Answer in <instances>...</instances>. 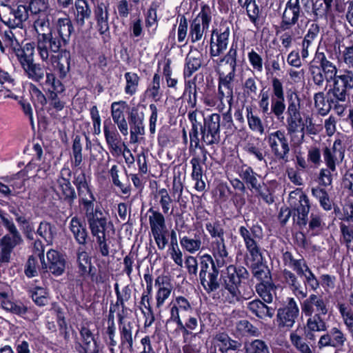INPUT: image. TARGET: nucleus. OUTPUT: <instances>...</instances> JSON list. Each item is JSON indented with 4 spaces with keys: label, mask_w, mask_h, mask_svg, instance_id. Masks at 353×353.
Segmentation results:
<instances>
[{
    "label": "nucleus",
    "mask_w": 353,
    "mask_h": 353,
    "mask_svg": "<svg viewBox=\"0 0 353 353\" xmlns=\"http://www.w3.org/2000/svg\"><path fill=\"white\" fill-rule=\"evenodd\" d=\"M301 99L294 91L287 92L285 128L291 141L300 144L305 137V120L302 117Z\"/></svg>",
    "instance_id": "obj_1"
},
{
    "label": "nucleus",
    "mask_w": 353,
    "mask_h": 353,
    "mask_svg": "<svg viewBox=\"0 0 353 353\" xmlns=\"http://www.w3.org/2000/svg\"><path fill=\"white\" fill-rule=\"evenodd\" d=\"M236 65V50L231 48L228 54L221 59L218 65L219 97L221 101L225 100L232 103L233 100L232 81Z\"/></svg>",
    "instance_id": "obj_2"
},
{
    "label": "nucleus",
    "mask_w": 353,
    "mask_h": 353,
    "mask_svg": "<svg viewBox=\"0 0 353 353\" xmlns=\"http://www.w3.org/2000/svg\"><path fill=\"white\" fill-rule=\"evenodd\" d=\"M309 72L314 83L319 87L324 84L325 79L327 82H334L338 76L336 66L327 59L323 52L316 53L314 59L309 65Z\"/></svg>",
    "instance_id": "obj_3"
},
{
    "label": "nucleus",
    "mask_w": 353,
    "mask_h": 353,
    "mask_svg": "<svg viewBox=\"0 0 353 353\" xmlns=\"http://www.w3.org/2000/svg\"><path fill=\"white\" fill-rule=\"evenodd\" d=\"M211 255L205 254L201 258L199 277L201 283L208 292L219 288V272Z\"/></svg>",
    "instance_id": "obj_4"
},
{
    "label": "nucleus",
    "mask_w": 353,
    "mask_h": 353,
    "mask_svg": "<svg viewBox=\"0 0 353 353\" xmlns=\"http://www.w3.org/2000/svg\"><path fill=\"white\" fill-rule=\"evenodd\" d=\"M267 141L272 154L277 159L288 161L290 146L283 131L278 130L269 133Z\"/></svg>",
    "instance_id": "obj_5"
},
{
    "label": "nucleus",
    "mask_w": 353,
    "mask_h": 353,
    "mask_svg": "<svg viewBox=\"0 0 353 353\" xmlns=\"http://www.w3.org/2000/svg\"><path fill=\"white\" fill-rule=\"evenodd\" d=\"M1 21L10 28L19 27L28 18V10L25 6L19 5L16 8L5 6L0 14Z\"/></svg>",
    "instance_id": "obj_6"
},
{
    "label": "nucleus",
    "mask_w": 353,
    "mask_h": 353,
    "mask_svg": "<svg viewBox=\"0 0 353 353\" xmlns=\"http://www.w3.org/2000/svg\"><path fill=\"white\" fill-rule=\"evenodd\" d=\"M353 88V72L345 70L343 74H339L333 82L327 94H334L336 98L346 101L348 97L347 91Z\"/></svg>",
    "instance_id": "obj_7"
},
{
    "label": "nucleus",
    "mask_w": 353,
    "mask_h": 353,
    "mask_svg": "<svg viewBox=\"0 0 353 353\" xmlns=\"http://www.w3.org/2000/svg\"><path fill=\"white\" fill-rule=\"evenodd\" d=\"M220 115L212 114L199 130L201 141L207 145H212L219 141Z\"/></svg>",
    "instance_id": "obj_8"
},
{
    "label": "nucleus",
    "mask_w": 353,
    "mask_h": 353,
    "mask_svg": "<svg viewBox=\"0 0 353 353\" xmlns=\"http://www.w3.org/2000/svg\"><path fill=\"white\" fill-rule=\"evenodd\" d=\"M60 40L55 37L37 39V51L42 61L50 60L51 54H57L61 50Z\"/></svg>",
    "instance_id": "obj_9"
},
{
    "label": "nucleus",
    "mask_w": 353,
    "mask_h": 353,
    "mask_svg": "<svg viewBox=\"0 0 353 353\" xmlns=\"http://www.w3.org/2000/svg\"><path fill=\"white\" fill-rule=\"evenodd\" d=\"M299 314V309L293 298H289L285 307L278 310L276 317L279 327H292Z\"/></svg>",
    "instance_id": "obj_10"
},
{
    "label": "nucleus",
    "mask_w": 353,
    "mask_h": 353,
    "mask_svg": "<svg viewBox=\"0 0 353 353\" xmlns=\"http://www.w3.org/2000/svg\"><path fill=\"white\" fill-rule=\"evenodd\" d=\"M323 158L326 167L332 170H336V165L341 163L344 158V150L341 141L336 139L332 146L323 148Z\"/></svg>",
    "instance_id": "obj_11"
},
{
    "label": "nucleus",
    "mask_w": 353,
    "mask_h": 353,
    "mask_svg": "<svg viewBox=\"0 0 353 353\" xmlns=\"http://www.w3.org/2000/svg\"><path fill=\"white\" fill-rule=\"evenodd\" d=\"M272 85L274 98L272 100L271 111L277 118H279L285 109L283 87L281 81L276 77L272 79Z\"/></svg>",
    "instance_id": "obj_12"
},
{
    "label": "nucleus",
    "mask_w": 353,
    "mask_h": 353,
    "mask_svg": "<svg viewBox=\"0 0 353 353\" xmlns=\"http://www.w3.org/2000/svg\"><path fill=\"white\" fill-rule=\"evenodd\" d=\"M300 14L301 8L299 0H289L283 13L281 28L285 30L294 26L298 21Z\"/></svg>",
    "instance_id": "obj_13"
},
{
    "label": "nucleus",
    "mask_w": 353,
    "mask_h": 353,
    "mask_svg": "<svg viewBox=\"0 0 353 353\" xmlns=\"http://www.w3.org/2000/svg\"><path fill=\"white\" fill-rule=\"evenodd\" d=\"M71 174L72 172L70 168H63L61 169L60 176L57 180L58 188L61 191L63 199L70 204L76 197L75 191L70 183Z\"/></svg>",
    "instance_id": "obj_14"
},
{
    "label": "nucleus",
    "mask_w": 353,
    "mask_h": 353,
    "mask_svg": "<svg viewBox=\"0 0 353 353\" xmlns=\"http://www.w3.org/2000/svg\"><path fill=\"white\" fill-rule=\"evenodd\" d=\"M52 67L63 79L70 71V54L67 50H60L57 54H51L50 60Z\"/></svg>",
    "instance_id": "obj_15"
},
{
    "label": "nucleus",
    "mask_w": 353,
    "mask_h": 353,
    "mask_svg": "<svg viewBox=\"0 0 353 353\" xmlns=\"http://www.w3.org/2000/svg\"><path fill=\"white\" fill-rule=\"evenodd\" d=\"M48 265L43 262L42 268L54 275H61L65 270V261L58 252L50 250L47 252Z\"/></svg>",
    "instance_id": "obj_16"
},
{
    "label": "nucleus",
    "mask_w": 353,
    "mask_h": 353,
    "mask_svg": "<svg viewBox=\"0 0 353 353\" xmlns=\"http://www.w3.org/2000/svg\"><path fill=\"white\" fill-rule=\"evenodd\" d=\"M188 117L192 124V130L190 133L191 145L194 143V146L196 148L199 146L200 141L199 130L205 124L207 120L204 117L203 112L198 110L189 112Z\"/></svg>",
    "instance_id": "obj_17"
},
{
    "label": "nucleus",
    "mask_w": 353,
    "mask_h": 353,
    "mask_svg": "<svg viewBox=\"0 0 353 353\" xmlns=\"http://www.w3.org/2000/svg\"><path fill=\"white\" fill-rule=\"evenodd\" d=\"M301 309L306 316H312L315 311L322 314L327 312L323 299L316 294H311L306 299L301 305Z\"/></svg>",
    "instance_id": "obj_18"
},
{
    "label": "nucleus",
    "mask_w": 353,
    "mask_h": 353,
    "mask_svg": "<svg viewBox=\"0 0 353 353\" xmlns=\"http://www.w3.org/2000/svg\"><path fill=\"white\" fill-rule=\"evenodd\" d=\"M227 275L224 279L225 286L238 288L243 280L248 278L249 273L243 267L238 268L234 265H229L226 269Z\"/></svg>",
    "instance_id": "obj_19"
},
{
    "label": "nucleus",
    "mask_w": 353,
    "mask_h": 353,
    "mask_svg": "<svg viewBox=\"0 0 353 353\" xmlns=\"http://www.w3.org/2000/svg\"><path fill=\"white\" fill-rule=\"evenodd\" d=\"M94 17L101 34H104L109 30L108 4L105 2H98L94 10Z\"/></svg>",
    "instance_id": "obj_20"
},
{
    "label": "nucleus",
    "mask_w": 353,
    "mask_h": 353,
    "mask_svg": "<svg viewBox=\"0 0 353 353\" xmlns=\"http://www.w3.org/2000/svg\"><path fill=\"white\" fill-rule=\"evenodd\" d=\"M104 135L110 152L113 155H119L121 154L122 150L120 146L121 139L116 128L113 125L110 127L104 125Z\"/></svg>",
    "instance_id": "obj_21"
},
{
    "label": "nucleus",
    "mask_w": 353,
    "mask_h": 353,
    "mask_svg": "<svg viewBox=\"0 0 353 353\" xmlns=\"http://www.w3.org/2000/svg\"><path fill=\"white\" fill-rule=\"evenodd\" d=\"M211 250L215 259V265L218 268L223 267L229 261L228 253L224 243V239L215 240L211 243Z\"/></svg>",
    "instance_id": "obj_22"
},
{
    "label": "nucleus",
    "mask_w": 353,
    "mask_h": 353,
    "mask_svg": "<svg viewBox=\"0 0 353 353\" xmlns=\"http://www.w3.org/2000/svg\"><path fill=\"white\" fill-rule=\"evenodd\" d=\"M289 203L295 212L301 210L305 212V210H310V208L308 197L303 191L299 189L290 192Z\"/></svg>",
    "instance_id": "obj_23"
},
{
    "label": "nucleus",
    "mask_w": 353,
    "mask_h": 353,
    "mask_svg": "<svg viewBox=\"0 0 353 353\" xmlns=\"http://www.w3.org/2000/svg\"><path fill=\"white\" fill-rule=\"evenodd\" d=\"M205 235L203 232H198L194 234V236H183L181 241V245L183 249L191 254H194L200 250H204V247L202 246V239Z\"/></svg>",
    "instance_id": "obj_24"
},
{
    "label": "nucleus",
    "mask_w": 353,
    "mask_h": 353,
    "mask_svg": "<svg viewBox=\"0 0 353 353\" xmlns=\"http://www.w3.org/2000/svg\"><path fill=\"white\" fill-rule=\"evenodd\" d=\"M50 14H43L37 17L33 22V28L37 34V39L52 37V28L50 23Z\"/></svg>",
    "instance_id": "obj_25"
},
{
    "label": "nucleus",
    "mask_w": 353,
    "mask_h": 353,
    "mask_svg": "<svg viewBox=\"0 0 353 353\" xmlns=\"http://www.w3.org/2000/svg\"><path fill=\"white\" fill-rule=\"evenodd\" d=\"M229 31L225 30L223 32L217 33L216 41L213 37L210 42V55L218 57L221 55L227 48L229 39Z\"/></svg>",
    "instance_id": "obj_26"
},
{
    "label": "nucleus",
    "mask_w": 353,
    "mask_h": 353,
    "mask_svg": "<svg viewBox=\"0 0 353 353\" xmlns=\"http://www.w3.org/2000/svg\"><path fill=\"white\" fill-rule=\"evenodd\" d=\"M213 343L215 347H218L222 353L228 350H235L241 346L237 341L231 339L227 334L219 333L213 338Z\"/></svg>",
    "instance_id": "obj_27"
},
{
    "label": "nucleus",
    "mask_w": 353,
    "mask_h": 353,
    "mask_svg": "<svg viewBox=\"0 0 353 353\" xmlns=\"http://www.w3.org/2000/svg\"><path fill=\"white\" fill-rule=\"evenodd\" d=\"M307 321L306 336L310 340L315 339V332L325 331L327 327L325 321L321 319L320 314H316L313 316H310Z\"/></svg>",
    "instance_id": "obj_28"
},
{
    "label": "nucleus",
    "mask_w": 353,
    "mask_h": 353,
    "mask_svg": "<svg viewBox=\"0 0 353 353\" xmlns=\"http://www.w3.org/2000/svg\"><path fill=\"white\" fill-rule=\"evenodd\" d=\"M239 233L243 239L245 246H249L251 243H256L263 236L262 229L257 225H253L250 230L241 226Z\"/></svg>",
    "instance_id": "obj_29"
},
{
    "label": "nucleus",
    "mask_w": 353,
    "mask_h": 353,
    "mask_svg": "<svg viewBox=\"0 0 353 353\" xmlns=\"http://www.w3.org/2000/svg\"><path fill=\"white\" fill-rule=\"evenodd\" d=\"M239 175L250 189L254 190L255 192H260L262 185L257 179V174L250 167H243Z\"/></svg>",
    "instance_id": "obj_30"
},
{
    "label": "nucleus",
    "mask_w": 353,
    "mask_h": 353,
    "mask_svg": "<svg viewBox=\"0 0 353 353\" xmlns=\"http://www.w3.org/2000/svg\"><path fill=\"white\" fill-rule=\"evenodd\" d=\"M148 213L150 214L148 220L151 232L166 230L164 214L154 210L152 208L149 209Z\"/></svg>",
    "instance_id": "obj_31"
},
{
    "label": "nucleus",
    "mask_w": 353,
    "mask_h": 353,
    "mask_svg": "<svg viewBox=\"0 0 353 353\" xmlns=\"http://www.w3.org/2000/svg\"><path fill=\"white\" fill-rule=\"evenodd\" d=\"M248 307L250 311L260 319L272 318L274 315V310L259 299L250 302Z\"/></svg>",
    "instance_id": "obj_32"
},
{
    "label": "nucleus",
    "mask_w": 353,
    "mask_h": 353,
    "mask_svg": "<svg viewBox=\"0 0 353 353\" xmlns=\"http://www.w3.org/2000/svg\"><path fill=\"white\" fill-rule=\"evenodd\" d=\"M276 286L270 281L261 282L256 285V291L262 299L268 303H272L276 295Z\"/></svg>",
    "instance_id": "obj_33"
},
{
    "label": "nucleus",
    "mask_w": 353,
    "mask_h": 353,
    "mask_svg": "<svg viewBox=\"0 0 353 353\" xmlns=\"http://www.w3.org/2000/svg\"><path fill=\"white\" fill-rule=\"evenodd\" d=\"M75 20L77 25L83 26L91 15V10L85 0H77L75 3Z\"/></svg>",
    "instance_id": "obj_34"
},
{
    "label": "nucleus",
    "mask_w": 353,
    "mask_h": 353,
    "mask_svg": "<svg viewBox=\"0 0 353 353\" xmlns=\"http://www.w3.org/2000/svg\"><path fill=\"white\" fill-rule=\"evenodd\" d=\"M56 28L61 40L66 43L74 30L72 21L68 17L59 18L56 23Z\"/></svg>",
    "instance_id": "obj_35"
},
{
    "label": "nucleus",
    "mask_w": 353,
    "mask_h": 353,
    "mask_svg": "<svg viewBox=\"0 0 353 353\" xmlns=\"http://www.w3.org/2000/svg\"><path fill=\"white\" fill-rule=\"evenodd\" d=\"M119 322L120 334H121V345L125 346L128 345L130 352H133V338H132V327L130 323H123V317H120Z\"/></svg>",
    "instance_id": "obj_36"
},
{
    "label": "nucleus",
    "mask_w": 353,
    "mask_h": 353,
    "mask_svg": "<svg viewBox=\"0 0 353 353\" xmlns=\"http://www.w3.org/2000/svg\"><path fill=\"white\" fill-rule=\"evenodd\" d=\"M70 230L79 244L85 245L88 237L85 228L77 217H73L70 221Z\"/></svg>",
    "instance_id": "obj_37"
},
{
    "label": "nucleus",
    "mask_w": 353,
    "mask_h": 353,
    "mask_svg": "<svg viewBox=\"0 0 353 353\" xmlns=\"http://www.w3.org/2000/svg\"><path fill=\"white\" fill-rule=\"evenodd\" d=\"M83 212L89 226L107 222L103 212L98 208H94V205L87 208Z\"/></svg>",
    "instance_id": "obj_38"
},
{
    "label": "nucleus",
    "mask_w": 353,
    "mask_h": 353,
    "mask_svg": "<svg viewBox=\"0 0 353 353\" xmlns=\"http://www.w3.org/2000/svg\"><path fill=\"white\" fill-rule=\"evenodd\" d=\"M37 233L45 239L48 245H52L57 235V228L50 223L43 221L39 224Z\"/></svg>",
    "instance_id": "obj_39"
},
{
    "label": "nucleus",
    "mask_w": 353,
    "mask_h": 353,
    "mask_svg": "<svg viewBox=\"0 0 353 353\" xmlns=\"http://www.w3.org/2000/svg\"><path fill=\"white\" fill-rule=\"evenodd\" d=\"M23 70L29 79L37 82L42 80L45 75L46 76L43 67L39 63H34V59L26 66V68H23Z\"/></svg>",
    "instance_id": "obj_40"
},
{
    "label": "nucleus",
    "mask_w": 353,
    "mask_h": 353,
    "mask_svg": "<svg viewBox=\"0 0 353 353\" xmlns=\"http://www.w3.org/2000/svg\"><path fill=\"white\" fill-rule=\"evenodd\" d=\"M81 335L83 339L84 353H98L97 345L91 331L87 327H82Z\"/></svg>",
    "instance_id": "obj_41"
},
{
    "label": "nucleus",
    "mask_w": 353,
    "mask_h": 353,
    "mask_svg": "<svg viewBox=\"0 0 353 353\" xmlns=\"http://www.w3.org/2000/svg\"><path fill=\"white\" fill-rule=\"evenodd\" d=\"M28 10L36 17L43 14H52L53 11V10L50 9L48 1L45 0H31Z\"/></svg>",
    "instance_id": "obj_42"
},
{
    "label": "nucleus",
    "mask_w": 353,
    "mask_h": 353,
    "mask_svg": "<svg viewBox=\"0 0 353 353\" xmlns=\"http://www.w3.org/2000/svg\"><path fill=\"white\" fill-rule=\"evenodd\" d=\"M283 276L285 282L291 286L292 290L296 296L300 295L302 298L307 296V289L301 287L296 281L295 275L292 272L285 270L283 271Z\"/></svg>",
    "instance_id": "obj_43"
},
{
    "label": "nucleus",
    "mask_w": 353,
    "mask_h": 353,
    "mask_svg": "<svg viewBox=\"0 0 353 353\" xmlns=\"http://www.w3.org/2000/svg\"><path fill=\"white\" fill-rule=\"evenodd\" d=\"M314 104L318 114L321 116L327 115L332 109L331 103H328V100L325 101L323 92H319L314 94Z\"/></svg>",
    "instance_id": "obj_44"
},
{
    "label": "nucleus",
    "mask_w": 353,
    "mask_h": 353,
    "mask_svg": "<svg viewBox=\"0 0 353 353\" xmlns=\"http://www.w3.org/2000/svg\"><path fill=\"white\" fill-rule=\"evenodd\" d=\"M285 265L293 268L299 274H303V267L305 266L303 259H296L291 252H285L283 254Z\"/></svg>",
    "instance_id": "obj_45"
},
{
    "label": "nucleus",
    "mask_w": 353,
    "mask_h": 353,
    "mask_svg": "<svg viewBox=\"0 0 353 353\" xmlns=\"http://www.w3.org/2000/svg\"><path fill=\"white\" fill-rule=\"evenodd\" d=\"M186 71L188 77L197 70L201 65V54L197 51L190 52L186 58Z\"/></svg>",
    "instance_id": "obj_46"
},
{
    "label": "nucleus",
    "mask_w": 353,
    "mask_h": 353,
    "mask_svg": "<svg viewBox=\"0 0 353 353\" xmlns=\"http://www.w3.org/2000/svg\"><path fill=\"white\" fill-rule=\"evenodd\" d=\"M155 196H159V203L161 207L162 213L164 214H172V199L169 195L168 190L165 188L160 189L157 191Z\"/></svg>",
    "instance_id": "obj_47"
},
{
    "label": "nucleus",
    "mask_w": 353,
    "mask_h": 353,
    "mask_svg": "<svg viewBox=\"0 0 353 353\" xmlns=\"http://www.w3.org/2000/svg\"><path fill=\"white\" fill-rule=\"evenodd\" d=\"M253 275L261 282L270 281V272L263 262L261 263H252Z\"/></svg>",
    "instance_id": "obj_48"
},
{
    "label": "nucleus",
    "mask_w": 353,
    "mask_h": 353,
    "mask_svg": "<svg viewBox=\"0 0 353 353\" xmlns=\"http://www.w3.org/2000/svg\"><path fill=\"white\" fill-rule=\"evenodd\" d=\"M312 195L319 201L321 205L325 210H329L332 208V202L327 192L319 187L312 189Z\"/></svg>",
    "instance_id": "obj_49"
},
{
    "label": "nucleus",
    "mask_w": 353,
    "mask_h": 353,
    "mask_svg": "<svg viewBox=\"0 0 353 353\" xmlns=\"http://www.w3.org/2000/svg\"><path fill=\"white\" fill-rule=\"evenodd\" d=\"M246 110L249 128L252 131L258 132L261 134H263L265 129L261 119L259 117L253 114L252 108H247Z\"/></svg>",
    "instance_id": "obj_50"
},
{
    "label": "nucleus",
    "mask_w": 353,
    "mask_h": 353,
    "mask_svg": "<svg viewBox=\"0 0 353 353\" xmlns=\"http://www.w3.org/2000/svg\"><path fill=\"white\" fill-rule=\"evenodd\" d=\"M172 290L170 283H167L158 288L156 294L157 307L161 308L165 301L170 297Z\"/></svg>",
    "instance_id": "obj_51"
},
{
    "label": "nucleus",
    "mask_w": 353,
    "mask_h": 353,
    "mask_svg": "<svg viewBox=\"0 0 353 353\" xmlns=\"http://www.w3.org/2000/svg\"><path fill=\"white\" fill-rule=\"evenodd\" d=\"M77 261L81 275L88 274L91 270V261L88 254L82 251L78 254Z\"/></svg>",
    "instance_id": "obj_52"
},
{
    "label": "nucleus",
    "mask_w": 353,
    "mask_h": 353,
    "mask_svg": "<svg viewBox=\"0 0 353 353\" xmlns=\"http://www.w3.org/2000/svg\"><path fill=\"white\" fill-rule=\"evenodd\" d=\"M239 3L245 7L248 15L249 16L251 21L254 23L258 19L259 8L256 3L255 0H238Z\"/></svg>",
    "instance_id": "obj_53"
},
{
    "label": "nucleus",
    "mask_w": 353,
    "mask_h": 353,
    "mask_svg": "<svg viewBox=\"0 0 353 353\" xmlns=\"http://www.w3.org/2000/svg\"><path fill=\"white\" fill-rule=\"evenodd\" d=\"M78 192L83 205V210L94 205L95 199L88 185L85 186V189L83 188H79Z\"/></svg>",
    "instance_id": "obj_54"
},
{
    "label": "nucleus",
    "mask_w": 353,
    "mask_h": 353,
    "mask_svg": "<svg viewBox=\"0 0 353 353\" xmlns=\"http://www.w3.org/2000/svg\"><path fill=\"white\" fill-rule=\"evenodd\" d=\"M127 107L125 101L114 102L111 105V115L114 122L125 119L124 110Z\"/></svg>",
    "instance_id": "obj_55"
},
{
    "label": "nucleus",
    "mask_w": 353,
    "mask_h": 353,
    "mask_svg": "<svg viewBox=\"0 0 353 353\" xmlns=\"http://www.w3.org/2000/svg\"><path fill=\"white\" fill-rule=\"evenodd\" d=\"M283 57L276 52L274 53L266 52L265 68L269 70L271 66L274 71H279L281 70V62H283Z\"/></svg>",
    "instance_id": "obj_56"
},
{
    "label": "nucleus",
    "mask_w": 353,
    "mask_h": 353,
    "mask_svg": "<svg viewBox=\"0 0 353 353\" xmlns=\"http://www.w3.org/2000/svg\"><path fill=\"white\" fill-rule=\"evenodd\" d=\"M240 292L238 288L225 286L222 290V297L225 302L234 303L239 300Z\"/></svg>",
    "instance_id": "obj_57"
},
{
    "label": "nucleus",
    "mask_w": 353,
    "mask_h": 353,
    "mask_svg": "<svg viewBox=\"0 0 353 353\" xmlns=\"http://www.w3.org/2000/svg\"><path fill=\"white\" fill-rule=\"evenodd\" d=\"M208 28H204L198 20H193L190 25V36L192 42L201 40L203 37L204 32Z\"/></svg>",
    "instance_id": "obj_58"
},
{
    "label": "nucleus",
    "mask_w": 353,
    "mask_h": 353,
    "mask_svg": "<svg viewBox=\"0 0 353 353\" xmlns=\"http://www.w3.org/2000/svg\"><path fill=\"white\" fill-rule=\"evenodd\" d=\"M126 79V86L125 91L127 94L132 95L137 91L139 84V77L136 73L126 72L125 74Z\"/></svg>",
    "instance_id": "obj_59"
},
{
    "label": "nucleus",
    "mask_w": 353,
    "mask_h": 353,
    "mask_svg": "<svg viewBox=\"0 0 353 353\" xmlns=\"http://www.w3.org/2000/svg\"><path fill=\"white\" fill-rule=\"evenodd\" d=\"M175 303L179 307L182 318H188L193 312V309L189 301L183 296H178L175 299Z\"/></svg>",
    "instance_id": "obj_60"
},
{
    "label": "nucleus",
    "mask_w": 353,
    "mask_h": 353,
    "mask_svg": "<svg viewBox=\"0 0 353 353\" xmlns=\"http://www.w3.org/2000/svg\"><path fill=\"white\" fill-rule=\"evenodd\" d=\"M82 145L81 143V138L79 137H76V138L73 141L72 144V154L74 157V165L75 167H79L82 161Z\"/></svg>",
    "instance_id": "obj_61"
},
{
    "label": "nucleus",
    "mask_w": 353,
    "mask_h": 353,
    "mask_svg": "<svg viewBox=\"0 0 353 353\" xmlns=\"http://www.w3.org/2000/svg\"><path fill=\"white\" fill-rule=\"evenodd\" d=\"M204 28H209L210 22L212 19V11L208 5H203L201 10L194 20H198Z\"/></svg>",
    "instance_id": "obj_62"
},
{
    "label": "nucleus",
    "mask_w": 353,
    "mask_h": 353,
    "mask_svg": "<svg viewBox=\"0 0 353 353\" xmlns=\"http://www.w3.org/2000/svg\"><path fill=\"white\" fill-rule=\"evenodd\" d=\"M247 353H270L266 343L259 339L253 341L246 348Z\"/></svg>",
    "instance_id": "obj_63"
},
{
    "label": "nucleus",
    "mask_w": 353,
    "mask_h": 353,
    "mask_svg": "<svg viewBox=\"0 0 353 353\" xmlns=\"http://www.w3.org/2000/svg\"><path fill=\"white\" fill-rule=\"evenodd\" d=\"M341 231L347 248L353 252V230L345 224H341Z\"/></svg>",
    "instance_id": "obj_64"
}]
</instances>
